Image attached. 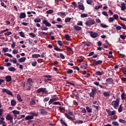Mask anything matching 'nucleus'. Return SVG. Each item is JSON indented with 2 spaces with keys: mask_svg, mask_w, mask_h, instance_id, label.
<instances>
[{
  "mask_svg": "<svg viewBox=\"0 0 126 126\" xmlns=\"http://www.w3.org/2000/svg\"><path fill=\"white\" fill-rule=\"evenodd\" d=\"M86 110L88 112V113H92V110L90 109L89 107H86Z\"/></svg>",
  "mask_w": 126,
  "mask_h": 126,
  "instance_id": "a19ab883",
  "label": "nucleus"
},
{
  "mask_svg": "<svg viewBox=\"0 0 126 126\" xmlns=\"http://www.w3.org/2000/svg\"><path fill=\"white\" fill-rule=\"evenodd\" d=\"M28 83L29 84V85H32L33 83H34V81L32 80L31 78L28 79Z\"/></svg>",
  "mask_w": 126,
  "mask_h": 126,
  "instance_id": "4468645a",
  "label": "nucleus"
},
{
  "mask_svg": "<svg viewBox=\"0 0 126 126\" xmlns=\"http://www.w3.org/2000/svg\"><path fill=\"white\" fill-rule=\"evenodd\" d=\"M2 51L3 52H4V53H6L8 52V48H3L2 49Z\"/></svg>",
  "mask_w": 126,
  "mask_h": 126,
  "instance_id": "c9c22d12",
  "label": "nucleus"
},
{
  "mask_svg": "<svg viewBox=\"0 0 126 126\" xmlns=\"http://www.w3.org/2000/svg\"><path fill=\"white\" fill-rule=\"evenodd\" d=\"M121 10H125L126 7V4L125 3H121Z\"/></svg>",
  "mask_w": 126,
  "mask_h": 126,
  "instance_id": "dca6fc26",
  "label": "nucleus"
},
{
  "mask_svg": "<svg viewBox=\"0 0 126 126\" xmlns=\"http://www.w3.org/2000/svg\"><path fill=\"white\" fill-rule=\"evenodd\" d=\"M121 26H122L123 29H126V25H125V24H121Z\"/></svg>",
  "mask_w": 126,
  "mask_h": 126,
  "instance_id": "052dcab7",
  "label": "nucleus"
},
{
  "mask_svg": "<svg viewBox=\"0 0 126 126\" xmlns=\"http://www.w3.org/2000/svg\"><path fill=\"white\" fill-rule=\"evenodd\" d=\"M94 63H95L96 65H98V64H101L103 63V61L99 60L96 61V60H94Z\"/></svg>",
  "mask_w": 126,
  "mask_h": 126,
  "instance_id": "f8f14e48",
  "label": "nucleus"
},
{
  "mask_svg": "<svg viewBox=\"0 0 126 126\" xmlns=\"http://www.w3.org/2000/svg\"><path fill=\"white\" fill-rule=\"evenodd\" d=\"M11 106H13V107H14V106L16 105V101H15V100L13 99L11 101Z\"/></svg>",
  "mask_w": 126,
  "mask_h": 126,
  "instance_id": "412c9836",
  "label": "nucleus"
},
{
  "mask_svg": "<svg viewBox=\"0 0 126 126\" xmlns=\"http://www.w3.org/2000/svg\"><path fill=\"white\" fill-rule=\"evenodd\" d=\"M6 119L7 121H10V123L13 124V117L10 114H7L6 116Z\"/></svg>",
  "mask_w": 126,
  "mask_h": 126,
  "instance_id": "39448f33",
  "label": "nucleus"
},
{
  "mask_svg": "<svg viewBox=\"0 0 126 126\" xmlns=\"http://www.w3.org/2000/svg\"><path fill=\"white\" fill-rule=\"evenodd\" d=\"M79 8L81 9V10H84V6H83V5H79Z\"/></svg>",
  "mask_w": 126,
  "mask_h": 126,
  "instance_id": "72a5a7b5",
  "label": "nucleus"
},
{
  "mask_svg": "<svg viewBox=\"0 0 126 126\" xmlns=\"http://www.w3.org/2000/svg\"><path fill=\"white\" fill-rule=\"evenodd\" d=\"M41 30L42 31H47L48 30V28H47V27H44V26H42L41 27Z\"/></svg>",
  "mask_w": 126,
  "mask_h": 126,
  "instance_id": "58836bf2",
  "label": "nucleus"
},
{
  "mask_svg": "<svg viewBox=\"0 0 126 126\" xmlns=\"http://www.w3.org/2000/svg\"><path fill=\"white\" fill-rule=\"evenodd\" d=\"M118 112L119 113H121L123 112V106L122 105H120L119 109H118Z\"/></svg>",
  "mask_w": 126,
  "mask_h": 126,
  "instance_id": "7c9ffc66",
  "label": "nucleus"
},
{
  "mask_svg": "<svg viewBox=\"0 0 126 126\" xmlns=\"http://www.w3.org/2000/svg\"><path fill=\"white\" fill-rule=\"evenodd\" d=\"M13 54L16 55V54H18V51L16 49H14L12 51Z\"/></svg>",
  "mask_w": 126,
  "mask_h": 126,
  "instance_id": "49530a36",
  "label": "nucleus"
},
{
  "mask_svg": "<svg viewBox=\"0 0 126 126\" xmlns=\"http://www.w3.org/2000/svg\"><path fill=\"white\" fill-rule=\"evenodd\" d=\"M67 113H64V115L66 117V118H68V120H70V121H74V119L73 118L70 117V116H73V113L70 111H68ZM70 115V116H69Z\"/></svg>",
  "mask_w": 126,
  "mask_h": 126,
  "instance_id": "f257e3e1",
  "label": "nucleus"
},
{
  "mask_svg": "<svg viewBox=\"0 0 126 126\" xmlns=\"http://www.w3.org/2000/svg\"><path fill=\"white\" fill-rule=\"evenodd\" d=\"M81 17L82 18H84V17H87V14H82L81 15Z\"/></svg>",
  "mask_w": 126,
  "mask_h": 126,
  "instance_id": "09e8293b",
  "label": "nucleus"
},
{
  "mask_svg": "<svg viewBox=\"0 0 126 126\" xmlns=\"http://www.w3.org/2000/svg\"><path fill=\"white\" fill-rule=\"evenodd\" d=\"M114 20H115L114 18H113V17L109 18V22H113L114 21Z\"/></svg>",
  "mask_w": 126,
  "mask_h": 126,
  "instance_id": "13d9d810",
  "label": "nucleus"
},
{
  "mask_svg": "<svg viewBox=\"0 0 126 126\" xmlns=\"http://www.w3.org/2000/svg\"><path fill=\"white\" fill-rule=\"evenodd\" d=\"M99 8H102V5H99V6H96L95 7V9H96V10H98V9H99Z\"/></svg>",
  "mask_w": 126,
  "mask_h": 126,
  "instance_id": "37998d69",
  "label": "nucleus"
},
{
  "mask_svg": "<svg viewBox=\"0 0 126 126\" xmlns=\"http://www.w3.org/2000/svg\"><path fill=\"white\" fill-rule=\"evenodd\" d=\"M4 56H7V57H9V58H12V55L9 53L4 54Z\"/></svg>",
  "mask_w": 126,
  "mask_h": 126,
  "instance_id": "a18cd8bd",
  "label": "nucleus"
},
{
  "mask_svg": "<svg viewBox=\"0 0 126 126\" xmlns=\"http://www.w3.org/2000/svg\"><path fill=\"white\" fill-rule=\"evenodd\" d=\"M103 95L105 97H109V96H110V94H109V92H104L103 93Z\"/></svg>",
  "mask_w": 126,
  "mask_h": 126,
  "instance_id": "c85d7f7f",
  "label": "nucleus"
},
{
  "mask_svg": "<svg viewBox=\"0 0 126 126\" xmlns=\"http://www.w3.org/2000/svg\"><path fill=\"white\" fill-rule=\"evenodd\" d=\"M65 49L67 52H71V48L65 46Z\"/></svg>",
  "mask_w": 126,
  "mask_h": 126,
  "instance_id": "f704fd0d",
  "label": "nucleus"
},
{
  "mask_svg": "<svg viewBox=\"0 0 126 126\" xmlns=\"http://www.w3.org/2000/svg\"><path fill=\"white\" fill-rule=\"evenodd\" d=\"M71 20V18H66L65 19V22H69Z\"/></svg>",
  "mask_w": 126,
  "mask_h": 126,
  "instance_id": "ea45409f",
  "label": "nucleus"
},
{
  "mask_svg": "<svg viewBox=\"0 0 126 126\" xmlns=\"http://www.w3.org/2000/svg\"><path fill=\"white\" fill-rule=\"evenodd\" d=\"M35 103H36V102L34 100H32L30 102V105H31V106H32L33 105H35Z\"/></svg>",
  "mask_w": 126,
  "mask_h": 126,
  "instance_id": "864d4df0",
  "label": "nucleus"
},
{
  "mask_svg": "<svg viewBox=\"0 0 126 126\" xmlns=\"http://www.w3.org/2000/svg\"><path fill=\"white\" fill-rule=\"evenodd\" d=\"M8 70L9 71H15L16 70V69H15L14 67H10L8 68Z\"/></svg>",
  "mask_w": 126,
  "mask_h": 126,
  "instance_id": "cd10ccee",
  "label": "nucleus"
},
{
  "mask_svg": "<svg viewBox=\"0 0 126 126\" xmlns=\"http://www.w3.org/2000/svg\"><path fill=\"white\" fill-rule=\"evenodd\" d=\"M53 105H60L61 106V103L59 101H56L53 103Z\"/></svg>",
  "mask_w": 126,
  "mask_h": 126,
  "instance_id": "5fc2aeb1",
  "label": "nucleus"
},
{
  "mask_svg": "<svg viewBox=\"0 0 126 126\" xmlns=\"http://www.w3.org/2000/svg\"><path fill=\"white\" fill-rule=\"evenodd\" d=\"M26 17V14L25 13H21L20 15L19 18L21 19H22V18H25Z\"/></svg>",
  "mask_w": 126,
  "mask_h": 126,
  "instance_id": "f3484780",
  "label": "nucleus"
},
{
  "mask_svg": "<svg viewBox=\"0 0 126 126\" xmlns=\"http://www.w3.org/2000/svg\"><path fill=\"white\" fill-rule=\"evenodd\" d=\"M25 61H26V58L25 57L21 58L19 60V63H24Z\"/></svg>",
  "mask_w": 126,
  "mask_h": 126,
  "instance_id": "5701e85b",
  "label": "nucleus"
},
{
  "mask_svg": "<svg viewBox=\"0 0 126 126\" xmlns=\"http://www.w3.org/2000/svg\"><path fill=\"white\" fill-rule=\"evenodd\" d=\"M102 14H103V15H105V16H107V17L109 16L108 15V14H107V12H106V11H103V12H102Z\"/></svg>",
  "mask_w": 126,
  "mask_h": 126,
  "instance_id": "69168bd1",
  "label": "nucleus"
},
{
  "mask_svg": "<svg viewBox=\"0 0 126 126\" xmlns=\"http://www.w3.org/2000/svg\"><path fill=\"white\" fill-rule=\"evenodd\" d=\"M42 23L45 24V26L47 27H50L51 26V24H50V23H49L47 20L43 21Z\"/></svg>",
  "mask_w": 126,
  "mask_h": 126,
  "instance_id": "1a4fd4ad",
  "label": "nucleus"
},
{
  "mask_svg": "<svg viewBox=\"0 0 126 126\" xmlns=\"http://www.w3.org/2000/svg\"><path fill=\"white\" fill-rule=\"evenodd\" d=\"M29 35L32 36V38H35V37H36V34H34L33 32L30 33Z\"/></svg>",
  "mask_w": 126,
  "mask_h": 126,
  "instance_id": "3c124183",
  "label": "nucleus"
},
{
  "mask_svg": "<svg viewBox=\"0 0 126 126\" xmlns=\"http://www.w3.org/2000/svg\"><path fill=\"white\" fill-rule=\"evenodd\" d=\"M33 119H34L33 116H32L31 115L27 116L25 118V120H26L27 121L29 120H33Z\"/></svg>",
  "mask_w": 126,
  "mask_h": 126,
  "instance_id": "a211bd4d",
  "label": "nucleus"
},
{
  "mask_svg": "<svg viewBox=\"0 0 126 126\" xmlns=\"http://www.w3.org/2000/svg\"><path fill=\"white\" fill-rule=\"evenodd\" d=\"M32 64L33 66H36V64H37V62L36 61L32 62Z\"/></svg>",
  "mask_w": 126,
  "mask_h": 126,
  "instance_id": "c03bdc74",
  "label": "nucleus"
},
{
  "mask_svg": "<svg viewBox=\"0 0 126 126\" xmlns=\"http://www.w3.org/2000/svg\"><path fill=\"white\" fill-rule=\"evenodd\" d=\"M90 36L92 37V38H97V36H98V33L91 32Z\"/></svg>",
  "mask_w": 126,
  "mask_h": 126,
  "instance_id": "6e6552de",
  "label": "nucleus"
},
{
  "mask_svg": "<svg viewBox=\"0 0 126 126\" xmlns=\"http://www.w3.org/2000/svg\"><path fill=\"white\" fill-rule=\"evenodd\" d=\"M2 92L3 93H6V94H8V95H9L10 96H13V94H12V93L10 92V91L6 89H3Z\"/></svg>",
  "mask_w": 126,
  "mask_h": 126,
  "instance_id": "423d86ee",
  "label": "nucleus"
},
{
  "mask_svg": "<svg viewBox=\"0 0 126 126\" xmlns=\"http://www.w3.org/2000/svg\"><path fill=\"white\" fill-rule=\"evenodd\" d=\"M96 75H102V74H104V72L102 71L101 72H100L99 71H96L95 72Z\"/></svg>",
  "mask_w": 126,
  "mask_h": 126,
  "instance_id": "aec40b11",
  "label": "nucleus"
},
{
  "mask_svg": "<svg viewBox=\"0 0 126 126\" xmlns=\"http://www.w3.org/2000/svg\"><path fill=\"white\" fill-rule=\"evenodd\" d=\"M116 29L117 30H118V31H120V30H122V27L121 26H117L116 27Z\"/></svg>",
  "mask_w": 126,
  "mask_h": 126,
  "instance_id": "e2e57ef3",
  "label": "nucleus"
},
{
  "mask_svg": "<svg viewBox=\"0 0 126 126\" xmlns=\"http://www.w3.org/2000/svg\"><path fill=\"white\" fill-rule=\"evenodd\" d=\"M65 38L66 40H67V41H69V39H70V36H69V35L68 34H65Z\"/></svg>",
  "mask_w": 126,
  "mask_h": 126,
  "instance_id": "c756f323",
  "label": "nucleus"
},
{
  "mask_svg": "<svg viewBox=\"0 0 126 126\" xmlns=\"http://www.w3.org/2000/svg\"><path fill=\"white\" fill-rule=\"evenodd\" d=\"M14 47H15V42H13V43L11 45V48L14 49Z\"/></svg>",
  "mask_w": 126,
  "mask_h": 126,
  "instance_id": "338daca9",
  "label": "nucleus"
},
{
  "mask_svg": "<svg viewBox=\"0 0 126 126\" xmlns=\"http://www.w3.org/2000/svg\"><path fill=\"white\" fill-rule=\"evenodd\" d=\"M44 93V94H47V93H48V91H47V89H46L45 88H41L38 89L37 90V93H38V94L40 93Z\"/></svg>",
  "mask_w": 126,
  "mask_h": 126,
  "instance_id": "f03ea898",
  "label": "nucleus"
},
{
  "mask_svg": "<svg viewBox=\"0 0 126 126\" xmlns=\"http://www.w3.org/2000/svg\"><path fill=\"white\" fill-rule=\"evenodd\" d=\"M107 114H108V116H114V115H116V111H111L109 110L107 112Z\"/></svg>",
  "mask_w": 126,
  "mask_h": 126,
  "instance_id": "9d476101",
  "label": "nucleus"
},
{
  "mask_svg": "<svg viewBox=\"0 0 126 126\" xmlns=\"http://www.w3.org/2000/svg\"><path fill=\"white\" fill-rule=\"evenodd\" d=\"M1 119L2 120H0V125H1V124H5V122L3 121H4V118H1Z\"/></svg>",
  "mask_w": 126,
  "mask_h": 126,
  "instance_id": "e433bc0d",
  "label": "nucleus"
},
{
  "mask_svg": "<svg viewBox=\"0 0 126 126\" xmlns=\"http://www.w3.org/2000/svg\"><path fill=\"white\" fill-rule=\"evenodd\" d=\"M100 26H101L102 28H107V27H108V26L104 24H100Z\"/></svg>",
  "mask_w": 126,
  "mask_h": 126,
  "instance_id": "79ce46f5",
  "label": "nucleus"
},
{
  "mask_svg": "<svg viewBox=\"0 0 126 126\" xmlns=\"http://www.w3.org/2000/svg\"><path fill=\"white\" fill-rule=\"evenodd\" d=\"M66 72L68 74L72 73V72H73V70H72V69H68Z\"/></svg>",
  "mask_w": 126,
  "mask_h": 126,
  "instance_id": "de8ad7c7",
  "label": "nucleus"
},
{
  "mask_svg": "<svg viewBox=\"0 0 126 126\" xmlns=\"http://www.w3.org/2000/svg\"><path fill=\"white\" fill-rule=\"evenodd\" d=\"M112 124H113V125L114 126H119V123H118V122H113L112 123Z\"/></svg>",
  "mask_w": 126,
  "mask_h": 126,
  "instance_id": "6e6d98bb",
  "label": "nucleus"
},
{
  "mask_svg": "<svg viewBox=\"0 0 126 126\" xmlns=\"http://www.w3.org/2000/svg\"><path fill=\"white\" fill-rule=\"evenodd\" d=\"M14 115H19L20 114V112L17 110H13L12 111Z\"/></svg>",
  "mask_w": 126,
  "mask_h": 126,
  "instance_id": "bb28decb",
  "label": "nucleus"
},
{
  "mask_svg": "<svg viewBox=\"0 0 126 126\" xmlns=\"http://www.w3.org/2000/svg\"><path fill=\"white\" fill-rule=\"evenodd\" d=\"M40 112L41 114H42L43 115H47V114L48 113V112L46 111V110H45L44 109H40Z\"/></svg>",
  "mask_w": 126,
  "mask_h": 126,
  "instance_id": "6ab92c4d",
  "label": "nucleus"
},
{
  "mask_svg": "<svg viewBox=\"0 0 126 126\" xmlns=\"http://www.w3.org/2000/svg\"><path fill=\"white\" fill-rule=\"evenodd\" d=\"M113 18L114 19H118V18H119V16L117 14H114L113 15Z\"/></svg>",
  "mask_w": 126,
  "mask_h": 126,
  "instance_id": "603ef678",
  "label": "nucleus"
},
{
  "mask_svg": "<svg viewBox=\"0 0 126 126\" xmlns=\"http://www.w3.org/2000/svg\"><path fill=\"white\" fill-rule=\"evenodd\" d=\"M60 57L61 58V59H65L64 56L63 55V54L60 53Z\"/></svg>",
  "mask_w": 126,
  "mask_h": 126,
  "instance_id": "774afa93",
  "label": "nucleus"
},
{
  "mask_svg": "<svg viewBox=\"0 0 126 126\" xmlns=\"http://www.w3.org/2000/svg\"><path fill=\"white\" fill-rule=\"evenodd\" d=\"M119 122H120V123H121L122 124H126V121L123 119L119 120Z\"/></svg>",
  "mask_w": 126,
  "mask_h": 126,
  "instance_id": "8fccbe9b",
  "label": "nucleus"
},
{
  "mask_svg": "<svg viewBox=\"0 0 126 126\" xmlns=\"http://www.w3.org/2000/svg\"><path fill=\"white\" fill-rule=\"evenodd\" d=\"M60 122L62 125H63V126H67V124L65 123V122L64 121V120H63V119H61Z\"/></svg>",
  "mask_w": 126,
  "mask_h": 126,
  "instance_id": "4be33fe9",
  "label": "nucleus"
},
{
  "mask_svg": "<svg viewBox=\"0 0 126 126\" xmlns=\"http://www.w3.org/2000/svg\"><path fill=\"white\" fill-rule=\"evenodd\" d=\"M19 35L20 36H21V37H23V38H24V37H25V35L24 34V32H19Z\"/></svg>",
  "mask_w": 126,
  "mask_h": 126,
  "instance_id": "473e14b6",
  "label": "nucleus"
},
{
  "mask_svg": "<svg viewBox=\"0 0 126 126\" xmlns=\"http://www.w3.org/2000/svg\"><path fill=\"white\" fill-rule=\"evenodd\" d=\"M41 57V55L40 54H33L32 55V58H35L36 59H37V58Z\"/></svg>",
  "mask_w": 126,
  "mask_h": 126,
  "instance_id": "393cba45",
  "label": "nucleus"
},
{
  "mask_svg": "<svg viewBox=\"0 0 126 126\" xmlns=\"http://www.w3.org/2000/svg\"><path fill=\"white\" fill-rule=\"evenodd\" d=\"M53 12H54V10H49L46 11V13H47L48 14H52Z\"/></svg>",
  "mask_w": 126,
  "mask_h": 126,
  "instance_id": "2f4dec72",
  "label": "nucleus"
},
{
  "mask_svg": "<svg viewBox=\"0 0 126 126\" xmlns=\"http://www.w3.org/2000/svg\"><path fill=\"white\" fill-rule=\"evenodd\" d=\"M112 105L115 109H117V107H119V102H117L116 100L113 101L112 102Z\"/></svg>",
  "mask_w": 126,
  "mask_h": 126,
  "instance_id": "0eeeda50",
  "label": "nucleus"
},
{
  "mask_svg": "<svg viewBox=\"0 0 126 126\" xmlns=\"http://www.w3.org/2000/svg\"><path fill=\"white\" fill-rule=\"evenodd\" d=\"M87 3L88 4H91L92 3V0H87Z\"/></svg>",
  "mask_w": 126,
  "mask_h": 126,
  "instance_id": "680f3d73",
  "label": "nucleus"
},
{
  "mask_svg": "<svg viewBox=\"0 0 126 126\" xmlns=\"http://www.w3.org/2000/svg\"><path fill=\"white\" fill-rule=\"evenodd\" d=\"M74 30L76 31H79V30H81V27L79 26H74Z\"/></svg>",
  "mask_w": 126,
  "mask_h": 126,
  "instance_id": "b1692460",
  "label": "nucleus"
},
{
  "mask_svg": "<svg viewBox=\"0 0 126 126\" xmlns=\"http://www.w3.org/2000/svg\"><path fill=\"white\" fill-rule=\"evenodd\" d=\"M17 100H18L20 102H22V101H23V100L21 99V96H20V94L17 95Z\"/></svg>",
  "mask_w": 126,
  "mask_h": 126,
  "instance_id": "a878e982",
  "label": "nucleus"
},
{
  "mask_svg": "<svg viewBox=\"0 0 126 126\" xmlns=\"http://www.w3.org/2000/svg\"><path fill=\"white\" fill-rule=\"evenodd\" d=\"M106 81L107 83H109V84H112V83H114V80L112 78H108L106 79Z\"/></svg>",
  "mask_w": 126,
  "mask_h": 126,
  "instance_id": "ddd939ff",
  "label": "nucleus"
},
{
  "mask_svg": "<svg viewBox=\"0 0 126 126\" xmlns=\"http://www.w3.org/2000/svg\"><path fill=\"white\" fill-rule=\"evenodd\" d=\"M95 24V20L93 19L89 20L86 22V26H89V27H90V26H91L92 25H93V24Z\"/></svg>",
  "mask_w": 126,
  "mask_h": 126,
  "instance_id": "7ed1b4c3",
  "label": "nucleus"
},
{
  "mask_svg": "<svg viewBox=\"0 0 126 126\" xmlns=\"http://www.w3.org/2000/svg\"><path fill=\"white\" fill-rule=\"evenodd\" d=\"M55 101H58V97L50 99L49 101L48 102L49 105H51V104L55 102Z\"/></svg>",
  "mask_w": 126,
  "mask_h": 126,
  "instance_id": "9b49d317",
  "label": "nucleus"
},
{
  "mask_svg": "<svg viewBox=\"0 0 126 126\" xmlns=\"http://www.w3.org/2000/svg\"><path fill=\"white\" fill-rule=\"evenodd\" d=\"M122 71H123V73H124L125 74H126V68H123Z\"/></svg>",
  "mask_w": 126,
  "mask_h": 126,
  "instance_id": "0e129e2a",
  "label": "nucleus"
},
{
  "mask_svg": "<svg viewBox=\"0 0 126 126\" xmlns=\"http://www.w3.org/2000/svg\"><path fill=\"white\" fill-rule=\"evenodd\" d=\"M10 62H12L13 63H17V60H16V59H15L14 60H11Z\"/></svg>",
  "mask_w": 126,
  "mask_h": 126,
  "instance_id": "bf43d9fd",
  "label": "nucleus"
},
{
  "mask_svg": "<svg viewBox=\"0 0 126 126\" xmlns=\"http://www.w3.org/2000/svg\"><path fill=\"white\" fill-rule=\"evenodd\" d=\"M96 94H97V89L96 88L92 89V92L90 94V97H92L93 98H94V96Z\"/></svg>",
  "mask_w": 126,
  "mask_h": 126,
  "instance_id": "20e7f679",
  "label": "nucleus"
},
{
  "mask_svg": "<svg viewBox=\"0 0 126 126\" xmlns=\"http://www.w3.org/2000/svg\"><path fill=\"white\" fill-rule=\"evenodd\" d=\"M34 21L35 23L41 22V19L37 18V19L34 20Z\"/></svg>",
  "mask_w": 126,
  "mask_h": 126,
  "instance_id": "4c0bfd02",
  "label": "nucleus"
},
{
  "mask_svg": "<svg viewBox=\"0 0 126 126\" xmlns=\"http://www.w3.org/2000/svg\"><path fill=\"white\" fill-rule=\"evenodd\" d=\"M5 80L7 82H9L10 81H11V76H6L5 77Z\"/></svg>",
  "mask_w": 126,
  "mask_h": 126,
  "instance_id": "2eb2a0df",
  "label": "nucleus"
},
{
  "mask_svg": "<svg viewBox=\"0 0 126 126\" xmlns=\"http://www.w3.org/2000/svg\"><path fill=\"white\" fill-rule=\"evenodd\" d=\"M58 44L60 46H63V42L62 41H61V40H58Z\"/></svg>",
  "mask_w": 126,
  "mask_h": 126,
  "instance_id": "4d7b16f0",
  "label": "nucleus"
}]
</instances>
